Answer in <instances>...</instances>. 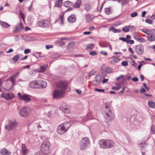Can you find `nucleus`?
Masks as SVG:
<instances>
[{"instance_id":"4d7b16f0","label":"nucleus","mask_w":155,"mask_h":155,"mask_svg":"<svg viewBox=\"0 0 155 155\" xmlns=\"http://www.w3.org/2000/svg\"><path fill=\"white\" fill-rule=\"evenodd\" d=\"M31 52V50L29 49H26L24 51V53L25 54H28Z\"/></svg>"},{"instance_id":"3c124183","label":"nucleus","mask_w":155,"mask_h":155,"mask_svg":"<svg viewBox=\"0 0 155 155\" xmlns=\"http://www.w3.org/2000/svg\"><path fill=\"white\" fill-rule=\"evenodd\" d=\"M94 91H98L99 92H104L105 91L104 89H100L97 88H95L94 89Z\"/></svg>"},{"instance_id":"c756f323","label":"nucleus","mask_w":155,"mask_h":155,"mask_svg":"<svg viewBox=\"0 0 155 155\" xmlns=\"http://www.w3.org/2000/svg\"><path fill=\"white\" fill-rule=\"evenodd\" d=\"M63 4L64 6L66 7H68L72 5V3L69 1L64 2Z\"/></svg>"},{"instance_id":"7c9ffc66","label":"nucleus","mask_w":155,"mask_h":155,"mask_svg":"<svg viewBox=\"0 0 155 155\" xmlns=\"http://www.w3.org/2000/svg\"><path fill=\"white\" fill-rule=\"evenodd\" d=\"M85 16L86 20V22H90L91 20V17L89 14H87L85 15Z\"/></svg>"},{"instance_id":"5fc2aeb1","label":"nucleus","mask_w":155,"mask_h":155,"mask_svg":"<svg viewBox=\"0 0 155 155\" xmlns=\"http://www.w3.org/2000/svg\"><path fill=\"white\" fill-rule=\"evenodd\" d=\"M145 21L146 22L149 24H151L153 23L152 21H151L150 20L148 19H146L145 20Z\"/></svg>"},{"instance_id":"4be33fe9","label":"nucleus","mask_w":155,"mask_h":155,"mask_svg":"<svg viewBox=\"0 0 155 155\" xmlns=\"http://www.w3.org/2000/svg\"><path fill=\"white\" fill-rule=\"evenodd\" d=\"M84 8L86 11L88 12L91 10V6L90 4L87 3H85L84 4Z\"/></svg>"},{"instance_id":"338daca9","label":"nucleus","mask_w":155,"mask_h":155,"mask_svg":"<svg viewBox=\"0 0 155 155\" xmlns=\"http://www.w3.org/2000/svg\"><path fill=\"white\" fill-rule=\"evenodd\" d=\"M123 77L124 75H120L119 77L117 78L116 80L117 81L119 80L120 79L123 78Z\"/></svg>"},{"instance_id":"79ce46f5","label":"nucleus","mask_w":155,"mask_h":155,"mask_svg":"<svg viewBox=\"0 0 155 155\" xmlns=\"http://www.w3.org/2000/svg\"><path fill=\"white\" fill-rule=\"evenodd\" d=\"M122 2V6L126 5L128 2L129 0H121Z\"/></svg>"},{"instance_id":"37998d69","label":"nucleus","mask_w":155,"mask_h":155,"mask_svg":"<svg viewBox=\"0 0 155 155\" xmlns=\"http://www.w3.org/2000/svg\"><path fill=\"white\" fill-rule=\"evenodd\" d=\"M19 15L21 18L24 21L25 16L23 13L21 11H20L19 13Z\"/></svg>"},{"instance_id":"680f3d73","label":"nucleus","mask_w":155,"mask_h":155,"mask_svg":"<svg viewBox=\"0 0 155 155\" xmlns=\"http://www.w3.org/2000/svg\"><path fill=\"white\" fill-rule=\"evenodd\" d=\"M101 54L104 55H107V52L104 51H101Z\"/></svg>"},{"instance_id":"0eeeda50","label":"nucleus","mask_w":155,"mask_h":155,"mask_svg":"<svg viewBox=\"0 0 155 155\" xmlns=\"http://www.w3.org/2000/svg\"><path fill=\"white\" fill-rule=\"evenodd\" d=\"M30 112V108L28 107L21 108L19 110L20 115L22 117H26L28 115Z\"/></svg>"},{"instance_id":"4468645a","label":"nucleus","mask_w":155,"mask_h":155,"mask_svg":"<svg viewBox=\"0 0 155 155\" xmlns=\"http://www.w3.org/2000/svg\"><path fill=\"white\" fill-rule=\"evenodd\" d=\"M29 87L32 88H39L38 81H34L31 82L29 84Z\"/></svg>"},{"instance_id":"b1692460","label":"nucleus","mask_w":155,"mask_h":155,"mask_svg":"<svg viewBox=\"0 0 155 155\" xmlns=\"http://www.w3.org/2000/svg\"><path fill=\"white\" fill-rule=\"evenodd\" d=\"M0 24L4 28H8L10 27V25L7 23L0 21Z\"/></svg>"},{"instance_id":"052dcab7","label":"nucleus","mask_w":155,"mask_h":155,"mask_svg":"<svg viewBox=\"0 0 155 155\" xmlns=\"http://www.w3.org/2000/svg\"><path fill=\"white\" fill-rule=\"evenodd\" d=\"M125 88H126L125 86H123L122 87V90L119 92V93H121L122 94L124 92Z\"/></svg>"},{"instance_id":"2eb2a0df","label":"nucleus","mask_w":155,"mask_h":155,"mask_svg":"<svg viewBox=\"0 0 155 155\" xmlns=\"http://www.w3.org/2000/svg\"><path fill=\"white\" fill-rule=\"evenodd\" d=\"M38 84L39 85V88H44L47 86L46 82L44 81L39 80L38 81Z\"/></svg>"},{"instance_id":"6e6552de","label":"nucleus","mask_w":155,"mask_h":155,"mask_svg":"<svg viewBox=\"0 0 155 155\" xmlns=\"http://www.w3.org/2000/svg\"><path fill=\"white\" fill-rule=\"evenodd\" d=\"M37 24L39 26L46 28L49 27L50 25L49 21L46 19H44L38 21Z\"/></svg>"},{"instance_id":"13d9d810","label":"nucleus","mask_w":155,"mask_h":155,"mask_svg":"<svg viewBox=\"0 0 155 155\" xmlns=\"http://www.w3.org/2000/svg\"><path fill=\"white\" fill-rule=\"evenodd\" d=\"M131 79L133 81H135V82H137L139 80L138 78L137 77H134V78H132Z\"/></svg>"},{"instance_id":"de8ad7c7","label":"nucleus","mask_w":155,"mask_h":155,"mask_svg":"<svg viewBox=\"0 0 155 155\" xmlns=\"http://www.w3.org/2000/svg\"><path fill=\"white\" fill-rule=\"evenodd\" d=\"M137 12H134L130 14V16L132 18L134 17L137 15Z\"/></svg>"},{"instance_id":"09e8293b","label":"nucleus","mask_w":155,"mask_h":155,"mask_svg":"<svg viewBox=\"0 0 155 155\" xmlns=\"http://www.w3.org/2000/svg\"><path fill=\"white\" fill-rule=\"evenodd\" d=\"M122 65L124 66H127L128 65L127 62L126 61H123L121 63Z\"/></svg>"},{"instance_id":"7ed1b4c3","label":"nucleus","mask_w":155,"mask_h":155,"mask_svg":"<svg viewBox=\"0 0 155 155\" xmlns=\"http://www.w3.org/2000/svg\"><path fill=\"white\" fill-rule=\"evenodd\" d=\"M71 126L70 123L68 122L60 124L57 127L58 133L60 135L63 134L67 131Z\"/></svg>"},{"instance_id":"ddd939ff","label":"nucleus","mask_w":155,"mask_h":155,"mask_svg":"<svg viewBox=\"0 0 155 155\" xmlns=\"http://www.w3.org/2000/svg\"><path fill=\"white\" fill-rule=\"evenodd\" d=\"M60 109L65 113L70 112V107L68 106L63 105L60 107Z\"/></svg>"},{"instance_id":"dca6fc26","label":"nucleus","mask_w":155,"mask_h":155,"mask_svg":"<svg viewBox=\"0 0 155 155\" xmlns=\"http://www.w3.org/2000/svg\"><path fill=\"white\" fill-rule=\"evenodd\" d=\"M150 36H147V38L148 40L150 42L153 41H155V31Z\"/></svg>"},{"instance_id":"9d476101","label":"nucleus","mask_w":155,"mask_h":155,"mask_svg":"<svg viewBox=\"0 0 155 155\" xmlns=\"http://www.w3.org/2000/svg\"><path fill=\"white\" fill-rule=\"evenodd\" d=\"M17 123L16 121H8V125H6L5 127V129L8 130H11L12 129L15 128L16 126Z\"/></svg>"},{"instance_id":"e433bc0d","label":"nucleus","mask_w":155,"mask_h":155,"mask_svg":"<svg viewBox=\"0 0 155 155\" xmlns=\"http://www.w3.org/2000/svg\"><path fill=\"white\" fill-rule=\"evenodd\" d=\"M9 80L11 81L13 85H14L15 84L16 80V78L15 77L12 76L10 77Z\"/></svg>"},{"instance_id":"774afa93","label":"nucleus","mask_w":155,"mask_h":155,"mask_svg":"<svg viewBox=\"0 0 155 155\" xmlns=\"http://www.w3.org/2000/svg\"><path fill=\"white\" fill-rule=\"evenodd\" d=\"M142 15L141 16L143 17L145 16V15L146 14V11H143L142 13Z\"/></svg>"},{"instance_id":"e2e57ef3","label":"nucleus","mask_w":155,"mask_h":155,"mask_svg":"<svg viewBox=\"0 0 155 155\" xmlns=\"http://www.w3.org/2000/svg\"><path fill=\"white\" fill-rule=\"evenodd\" d=\"M52 47H53L52 45H47L46 46V48L47 49H48L50 48H51Z\"/></svg>"},{"instance_id":"412c9836","label":"nucleus","mask_w":155,"mask_h":155,"mask_svg":"<svg viewBox=\"0 0 155 155\" xmlns=\"http://www.w3.org/2000/svg\"><path fill=\"white\" fill-rule=\"evenodd\" d=\"M120 60L119 59L117 56H114L113 57V59L110 61V62L113 64L116 63L120 61Z\"/></svg>"},{"instance_id":"423d86ee","label":"nucleus","mask_w":155,"mask_h":155,"mask_svg":"<svg viewBox=\"0 0 155 155\" xmlns=\"http://www.w3.org/2000/svg\"><path fill=\"white\" fill-rule=\"evenodd\" d=\"M90 141L87 137L83 138L80 142L79 147L81 150H84L87 147L89 144Z\"/></svg>"},{"instance_id":"4c0bfd02","label":"nucleus","mask_w":155,"mask_h":155,"mask_svg":"<svg viewBox=\"0 0 155 155\" xmlns=\"http://www.w3.org/2000/svg\"><path fill=\"white\" fill-rule=\"evenodd\" d=\"M154 31H155V30L154 29H153L151 30H147L146 34L147 35H150L153 33V32Z\"/></svg>"},{"instance_id":"58836bf2","label":"nucleus","mask_w":155,"mask_h":155,"mask_svg":"<svg viewBox=\"0 0 155 155\" xmlns=\"http://www.w3.org/2000/svg\"><path fill=\"white\" fill-rule=\"evenodd\" d=\"M130 29V26H125L124 28L122 29V30L125 32H128L129 31V30Z\"/></svg>"},{"instance_id":"cd10ccee","label":"nucleus","mask_w":155,"mask_h":155,"mask_svg":"<svg viewBox=\"0 0 155 155\" xmlns=\"http://www.w3.org/2000/svg\"><path fill=\"white\" fill-rule=\"evenodd\" d=\"M105 110H112L111 107L110 103H106L105 104Z\"/></svg>"},{"instance_id":"f3484780","label":"nucleus","mask_w":155,"mask_h":155,"mask_svg":"<svg viewBox=\"0 0 155 155\" xmlns=\"http://www.w3.org/2000/svg\"><path fill=\"white\" fill-rule=\"evenodd\" d=\"M28 152V150L27 149L25 145L24 144L21 145V152L22 155H26Z\"/></svg>"},{"instance_id":"49530a36","label":"nucleus","mask_w":155,"mask_h":155,"mask_svg":"<svg viewBox=\"0 0 155 155\" xmlns=\"http://www.w3.org/2000/svg\"><path fill=\"white\" fill-rule=\"evenodd\" d=\"M137 40L138 41L140 42H144L145 41V39L143 38H138L137 39Z\"/></svg>"},{"instance_id":"f704fd0d","label":"nucleus","mask_w":155,"mask_h":155,"mask_svg":"<svg viewBox=\"0 0 155 155\" xmlns=\"http://www.w3.org/2000/svg\"><path fill=\"white\" fill-rule=\"evenodd\" d=\"M19 58V56L18 54H17L12 58V59L13 61L16 62L18 60Z\"/></svg>"},{"instance_id":"72a5a7b5","label":"nucleus","mask_w":155,"mask_h":155,"mask_svg":"<svg viewBox=\"0 0 155 155\" xmlns=\"http://www.w3.org/2000/svg\"><path fill=\"white\" fill-rule=\"evenodd\" d=\"M94 47V45L93 44H91L87 45L86 46V49L87 50H90L92 49Z\"/></svg>"},{"instance_id":"f8f14e48","label":"nucleus","mask_w":155,"mask_h":155,"mask_svg":"<svg viewBox=\"0 0 155 155\" xmlns=\"http://www.w3.org/2000/svg\"><path fill=\"white\" fill-rule=\"evenodd\" d=\"M23 24L21 22L16 25L15 28L13 30V32L14 33L18 32L21 30L23 29Z\"/></svg>"},{"instance_id":"864d4df0","label":"nucleus","mask_w":155,"mask_h":155,"mask_svg":"<svg viewBox=\"0 0 155 155\" xmlns=\"http://www.w3.org/2000/svg\"><path fill=\"white\" fill-rule=\"evenodd\" d=\"M119 39L121 40L122 41H123L127 42V39L125 38L122 37V38H119Z\"/></svg>"},{"instance_id":"c9c22d12","label":"nucleus","mask_w":155,"mask_h":155,"mask_svg":"<svg viewBox=\"0 0 155 155\" xmlns=\"http://www.w3.org/2000/svg\"><path fill=\"white\" fill-rule=\"evenodd\" d=\"M105 13L107 15H109L112 13V11L110 10V8H106L105 9Z\"/></svg>"},{"instance_id":"aec40b11","label":"nucleus","mask_w":155,"mask_h":155,"mask_svg":"<svg viewBox=\"0 0 155 155\" xmlns=\"http://www.w3.org/2000/svg\"><path fill=\"white\" fill-rule=\"evenodd\" d=\"M0 153L2 155H10L11 153L9 152L6 149H3L1 150L0 151Z\"/></svg>"},{"instance_id":"f257e3e1","label":"nucleus","mask_w":155,"mask_h":155,"mask_svg":"<svg viewBox=\"0 0 155 155\" xmlns=\"http://www.w3.org/2000/svg\"><path fill=\"white\" fill-rule=\"evenodd\" d=\"M68 86V83L65 81H61L56 84V89L53 92L54 98L59 99L64 96Z\"/></svg>"},{"instance_id":"a878e982","label":"nucleus","mask_w":155,"mask_h":155,"mask_svg":"<svg viewBox=\"0 0 155 155\" xmlns=\"http://www.w3.org/2000/svg\"><path fill=\"white\" fill-rule=\"evenodd\" d=\"M62 3V0H58L56 1L55 3V6L57 7H60Z\"/></svg>"},{"instance_id":"5701e85b","label":"nucleus","mask_w":155,"mask_h":155,"mask_svg":"<svg viewBox=\"0 0 155 155\" xmlns=\"http://www.w3.org/2000/svg\"><path fill=\"white\" fill-rule=\"evenodd\" d=\"M147 104L149 107L155 108V102L150 101H148Z\"/></svg>"},{"instance_id":"6e6d98bb","label":"nucleus","mask_w":155,"mask_h":155,"mask_svg":"<svg viewBox=\"0 0 155 155\" xmlns=\"http://www.w3.org/2000/svg\"><path fill=\"white\" fill-rule=\"evenodd\" d=\"M127 43H129L131 45H132L134 43V41L133 40H127Z\"/></svg>"},{"instance_id":"473e14b6","label":"nucleus","mask_w":155,"mask_h":155,"mask_svg":"<svg viewBox=\"0 0 155 155\" xmlns=\"http://www.w3.org/2000/svg\"><path fill=\"white\" fill-rule=\"evenodd\" d=\"M95 81L97 83H99L101 81V77L100 74L97 75L95 77Z\"/></svg>"},{"instance_id":"1a4fd4ad","label":"nucleus","mask_w":155,"mask_h":155,"mask_svg":"<svg viewBox=\"0 0 155 155\" xmlns=\"http://www.w3.org/2000/svg\"><path fill=\"white\" fill-rule=\"evenodd\" d=\"M135 51L137 54L139 55H141L143 54L144 52V47L141 45H139L135 47Z\"/></svg>"},{"instance_id":"a211bd4d","label":"nucleus","mask_w":155,"mask_h":155,"mask_svg":"<svg viewBox=\"0 0 155 155\" xmlns=\"http://www.w3.org/2000/svg\"><path fill=\"white\" fill-rule=\"evenodd\" d=\"M76 16L73 15H71L68 18V21L71 23L74 22L76 21Z\"/></svg>"},{"instance_id":"a19ab883","label":"nucleus","mask_w":155,"mask_h":155,"mask_svg":"<svg viewBox=\"0 0 155 155\" xmlns=\"http://www.w3.org/2000/svg\"><path fill=\"white\" fill-rule=\"evenodd\" d=\"M95 74V71L94 70H92L89 73L88 76L90 77L91 76L94 75Z\"/></svg>"},{"instance_id":"bf43d9fd","label":"nucleus","mask_w":155,"mask_h":155,"mask_svg":"<svg viewBox=\"0 0 155 155\" xmlns=\"http://www.w3.org/2000/svg\"><path fill=\"white\" fill-rule=\"evenodd\" d=\"M140 92L142 93H145L146 92V90L144 88H142L140 89Z\"/></svg>"},{"instance_id":"20e7f679","label":"nucleus","mask_w":155,"mask_h":155,"mask_svg":"<svg viewBox=\"0 0 155 155\" xmlns=\"http://www.w3.org/2000/svg\"><path fill=\"white\" fill-rule=\"evenodd\" d=\"M50 143L49 141L47 140L43 141L40 147V150L42 152L45 154H48L50 153L49 147Z\"/></svg>"},{"instance_id":"ea45409f","label":"nucleus","mask_w":155,"mask_h":155,"mask_svg":"<svg viewBox=\"0 0 155 155\" xmlns=\"http://www.w3.org/2000/svg\"><path fill=\"white\" fill-rule=\"evenodd\" d=\"M150 131L153 134H155V126L153 125H152L151 127Z\"/></svg>"},{"instance_id":"2f4dec72","label":"nucleus","mask_w":155,"mask_h":155,"mask_svg":"<svg viewBox=\"0 0 155 155\" xmlns=\"http://www.w3.org/2000/svg\"><path fill=\"white\" fill-rule=\"evenodd\" d=\"M110 31H112L114 33H119L121 32V30L118 29H116L114 27H111L109 29Z\"/></svg>"},{"instance_id":"a18cd8bd","label":"nucleus","mask_w":155,"mask_h":155,"mask_svg":"<svg viewBox=\"0 0 155 155\" xmlns=\"http://www.w3.org/2000/svg\"><path fill=\"white\" fill-rule=\"evenodd\" d=\"M89 54L91 55H96L97 54L96 52L95 51H91L89 52Z\"/></svg>"},{"instance_id":"69168bd1","label":"nucleus","mask_w":155,"mask_h":155,"mask_svg":"<svg viewBox=\"0 0 155 155\" xmlns=\"http://www.w3.org/2000/svg\"><path fill=\"white\" fill-rule=\"evenodd\" d=\"M128 50L131 54H133L134 53V52L133 51L132 48L130 47L128 48Z\"/></svg>"},{"instance_id":"9b49d317","label":"nucleus","mask_w":155,"mask_h":155,"mask_svg":"<svg viewBox=\"0 0 155 155\" xmlns=\"http://www.w3.org/2000/svg\"><path fill=\"white\" fill-rule=\"evenodd\" d=\"M1 96L2 97L7 100H10L13 99L14 97L13 94L12 93H2L1 94Z\"/></svg>"},{"instance_id":"bb28decb","label":"nucleus","mask_w":155,"mask_h":155,"mask_svg":"<svg viewBox=\"0 0 155 155\" xmlns=\"http://www.w3.org/2000/svg\"><path fill=\"white\" fill-rule=\"evenodd\" d=\"M81 2V0H78L73 5V7L75 8H78L80 7Z\"/></svg>"},{"instance_id":"c03bdc74","label":"nucleus","mask_w":155,"mask_h":155,"mask_svg":"<svg viewBox=\"0 0 155 155\" xmlns=\"http://www.w3.org/2000/svg\"><path fill=\"white\" fill-rule=\"evenodd\" d=\"M121 88L120 86H118V87L113 86L112 87V89L113 90H118L120 89Z\"/></svg>"},{"instance_id":"f03ea898","label":"nucleus","mask_w":155,"mask_h":155,"mask_svg":"<svg viewBox=\"0 0 155 155\" xmlns=\"http://www.w3.org/2000/svg\"><path fill=\"white\" fill-rule=\"evenodd\" d=\"M98 143L100 148L103 149H109L113 147L114 142L110 139H101L99 140Z\"/></svg>"},{"instance_id":"0e129e2a","label":"nucleus","mask_w":155,"mask_h":155,"mask_svg":"<svg viewBox=\"0 0 155 155\" xmlns=\"http://www.w3.org/2000/svg\"><path fill=\"white\" fill-rule=\"evenodd\" d=\"M74 45V42H71L68 45V47H73Z\"/></svg>"},{"instance_id":"6ab92c4d","label":"nucleus","mask_w":155,"mask_h":155,"mask_svg":"<svg viewBox=\"0 0 155 155\" xmlns=\"http://www.w3.org/2000/svg\"><path fill=\"white\" fill-rule=\"evenodd\" d=\"M20 99L23 101H28L31 100L29 97V95H22L20 97Z\"/></svg>"},{"instance_id":"603ef678","label":"nucleus","mask_w":155,"mask_h":155,"mask_svg":"<svg viewBox=\"0 0 155 155\" xmlns=\"http://www.w3.org/2000/svg\"><path fill=\"white\" fill-rule=\"evenodd\" d=\"M32 4H33V2H32L31 5L28 7V10L29 11V12H31V11H32Z\"/></svg>"},{"instance_id":"39448f33","label":"nucleus","mask_w":155,"mask_h":155,"mask_svg":"<svg viewBox=\"0 0 155 155\" xmlns=\"http://www.w3.org/2000/svg\"><path fill=\"white\" fill-rule=\"evenodd\" d=\"M105 113L104 118L107 121L109 122L114 120V114L113 110H105Z\"/></svg>"},{"instance_id":"8fccbe9b","label":"nucleus","mask_w":155,"mask_h":155,"mask_svg":"<svg viewBox=\"0 0 155 155\" xmlns=\"http://www.w3.org/2000/svg\"><path fill=\"white\" fill-rule=\"evenodd\" d=\"M145 143H141L140 145V147L141 149H142L145 148Z\"/></svg>"},{"instance_id":"c85d7f7f","label":"nucleus","mask_w":155,"mask_h":155,"mask_svg":"<svg viewBox=\"0 0 155 155\" xmlns=\"http://www.w3.org/2000/svg\"><path fill=\"white\" fill-rule=\"evenodd\" d=\"M48 66V64H46L43 66H41L40 67V69L39 70V72L40 73H42L45 71L47 67Z\"/></svg>"},{"instance_id":"393cba45","label":"nucleus","mask_w":155,"mask_h":155,"mask_svg":"<svg viewBox=\"0 0 155 155\" xmlns=\"http://www.w3.org/2000/svg\"><path fill=\"white\" fill-rule=\"evenodd\" d=\"M50 129V127L48 126L46 124H44L43 125L42 129H41L40 130L41 131H48Z\"/></svg>"}]
</instances>
